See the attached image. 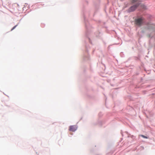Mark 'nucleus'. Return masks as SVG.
<instances>
[{
	"label": "nucleus",
	"instance_id": "nucleus-8",
	"mask_svg": "<svg viewBox=\"0 0 155 155\" xmlns=\"http://www.w3.org/2000/svg\"><path fill=\"white\" fill-rule=\"evenodd\" d=\"M27 5H27V4H26V6H27Z\"/></svg>",
	"mask_w": 155,
	"mask_h": 155
},
{
	"label": "nucleus",
	"instance_id": "nucleus-4",
	"mask_svg": "<svg viewBox=\"0 0 155 155\" xmlns=\"http://www.w3.org/2000/svg\"><path fill=\"white\" fill-rule=\"evenodd\" d=\"M139 4H136L131 7V10H134L136 9L139 6Z\"/></svg>",
	"mask_w": 155,
	"mask_h": 155
},
{
	"label": "nucleus",
	"instance_id": "nucleus-6",
	"mask_svg": "<svg viewBox=\"0 0 155 155\" xmlns=\"http://www.w3.org/2000/svg\"><path fill=\"white\" fill-rule=\"evenodd\" d=\"M141 136L142 137H143L144 138H147V137L146 136H145L144 135H141Z\"/></svg>",
	"mask_w": 155,
	"mask_h": 155
},
{
	"label": "nucleus",
	"instance_id": "nucleus-7",
	"mask_svg": "<svg viewBox=\"0 0 155 155\" xmlns=\"http://www.w3.org/2000/svg\"><path fill=\"white\" fill-rule=\"evenodd\" d=\"M18 25H16L15 26H14L12 28V29L11 30V31H12V30H13V29H14L16 27V26H17Z\"/></svg>",
	"mask_w": 155,
	"mask_h": 155
},
{
	"label": "nucleus",
	"instance_id": "nucleus-3",
	"mask_svg": "<svg viewBox=\"0 0 155 155\" xmlns=\"http://www.w3.org/2000/svg\"><path fill=\"white\" fill-rule=\"evenodd\" d=\"M9 2H10L9 0H4L2 2V3L3 5L4 6H5L6 5H9Z\"/></svg>",
	"mask_w": 155,
	"mask_h": 155
},
{
	"label": "nucleus",
	"instance_id": "nucleus-2",
	"mask_svg": "<svg viewBox=\"0 0 155 155\" xmlns=\"http://www.w3.org/2000/svg\"><path fill=\"white\" fill-rule=\"evenodd\" d=\"M77 129V127L75 126H71L69 127V130L70 131L74 132Z\"/></svg>",
	"mask_w": 155,
	"mask_h": 155
},
{
	"label": "nucleus",
	"instance_id": "nucleus-1",
	"mask_svg": "<svg viewBox=\"0 0 155 155\" xmlns=\"http://www.w3.org/2000/svg\"><path fill=\"white\" fill-rule=\"evenodd\" d=\"M144 22V19L142 18H138L135 19V23L138 26H140Z\"/></svg>",
	"mask_w": 155,
	"mask_h": 155
},
{
	"label": "nucleus",
	"instance_id": "nucleus-5",
	"mask_svg": "<svg viewBox=\"0 0 155 155\" xmlns=\"http://www.w3.org/2000/svg\"><path fill=\"white\" fill-rule=\"evenodd\" d=\"M132 2H136L139 1L140 0H131Z\"/></svg>",
	"mask_w": 155,
	"mask_h": 155
}]
</instances>
